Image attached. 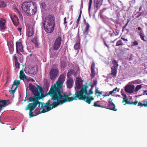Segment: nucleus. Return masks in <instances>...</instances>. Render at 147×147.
Here are the masks:
<instances>
[{"label": "nucleus", "instance_id": "f03ea898", "mask_svg": "<svg viewBox=\"0 0 147 147\" xmlns=\"http://www.w3.org/2000/svg\"><path fill=\"white\" fill-rule=\"evenodd\" d=\"M88 86L85 85L83 86L80 91L76 90L73 97H69L71 95V94L68 95L66 94V96L67 97V102L71 101L73 100H83L88 103L90 104L91 102L94 100V98L92 97H88V96L92 94L93 92L92 91V89L91 88L89 91L88 92Z\"/></svg>", "mask_w": 147, "mask_h": 147}, {"label": "nucleus", "instance_id": "f8f14e48", "mask_svg": "<svg viewBox=\"0 0 147 147\" xmlns=\"http://www.w3.org/2000/svg\"><path fill=\"white\" fill-rule=\"evenodd\" d=\"M134 85H127L125 87V90L128 93H132L134 91Z\"/></svg>", "mask_w": 147, "mask_h": 147}, {"label": "nucleus", "instance_id": "338daca9", "mask_svg": "<svg viewBox=\"0 0 147 147\" xmlns=\"http://www.w3.org/2000/svg\"><path fill=\"white\" fill-rule=\"evenodd\" d=\"M69 73L68 72V73H67V77H69Z\"/></svg>", "mask_w": 147, "mask_h": 147}, {"label": "nucleus", "instance_id": "412c9836", "mask_svg": "<svg viewBox=\"0 0 147 147\" xmlns=\"http://www.w3.org/2000/svg\"><path fill=\"white\" fill-rule=\"evenodd\" d=\"M6 104L5 100H0V111L4 108Z\"/></svg>", "mask_w": 147, "mask_h": 147}, {"label": "nucleus", "instance_id": "ddd939ff", "mask_svg": "<svg viewBox=\"0 0 147 147\" xmlns=\"http://www.w3.org/2000/svg\"><path fill=\"white\" fill-rule=\"evenodd\" d=\"M10 16L14 25L16 26H17L19 22V19L17 16L15 15H14L13 16L10 15Z\"/></svg>", "mask_w": 147, "mask_h": 147}, {"label": "nucleus", "instance_id": "0eeeda50", "mask_svg": "<svg viewBox=\"0 0 147 147\" xmlns=\"http://www.w3.org/2000/svg\"><path fill=\"white\" fill-rule=\"evenodd\" d=\"M34 3L32 1L25 2L22 4L21 7L22 10L25 12H28L29 8H31L32 6Z\"/></svg>", "mask_w": 147, "mask_h": 147}, {"label": "nucleus", "instance_id": "6ab92c4d", "mask_svg": "<svg viewBox=\"0 0 147 147\" xmlns=\"http://www.w3.org/2000/svg\"><path fill=\"white\" fill-rule=\"evenodd\" d=\"M108 109L116 111L117 109H116L115 107V106L113 103H109L108 106Z\"/></svg>", "mask_w": 147, "mask_h": 147}, {"label": "nucleus", "instance_id": "f257e3e1", "mask_svg": "<svg viewBox=\"0 0 147 147\" xmlns=\"http://www.w3.org/2000/svg\"><path fill=\"white\" fill-rule=\"evenodd\" d=\"M65 76V73L61 74L56 83L51 86L48 92L49 95L51 97V99L54 102H52L50 100L45 103L39 101L38 107L41 110L39 111V114L48 111L53 108L67 102V97L66 96L65 93L63 92L62 88Z\"/></svg>", "mask_w": 147, "mask_h": 147}, {"label": "nucleus", "instance_id": "393cba45", "mask_svg": "<svg viewBox=\"0 0 147 147\" xmlns=\"http://www.w3.org/2000/svg\"><path fill=\"white\" fill-rule=\"evenodd\" d=\"M28 36H31L34 34V30L32 27H30L28 28Z\"/></svg>", "mask_w": 147, "mask_h": 147}, {"label": "nucleus", "instance_id": "603ef678", "mask_svg": "<svg viewBox=\"0 0 147 147\" xmlns=\"http://www.w3.org/2000/svg\"><path fill=\"white\" fill-rule=\"evenodd\" d=\"M113 101V100L111 99V98H110L109 99V103H113L112 102Z\"/></svg>", "mask_w": 147, "mask_h": 147}, {"label": "nucleus", "instance_id": "473e14b6", "mask_svg": "<svg viewBox=\"0 0 147 147\" xmlns=\"http://www.w3.org/2000/svg\"><path fill=\"white\" fill-rule=\"evenodd\" d=\"M142 87V85H137L135 88V89H134V91H135V92H137Z\"/></svg>", "mask_w": 147, "mask_h": 147}, {"label": "nucleus", "instance_id": "c756f323", "mask_svg": "<svg viewBox=\"0 0 147 147\" xmlns=\"http://www.w3.org/2000/svg\"><path fill=\"white\" fill-rule=\"evenodd\" d=\"M112 63L114 65L112 67H114L115 68L117 69L118 67L119 66V65L118 63V62L115 60H114L112 61Z\"/></svg>", "mask_w": 147, "mask_h": 147}, {"label": "nucleus", "instance_id": "4be33fe9", "mask_svg": "<svg viewBox=\"0 0 147 147\" xmlns=\"http://www.w3.org/2000/svg\"><path fill=\"white\" fill-rule=\"evenodd\" d=\"M32 41L34 44L35 47L36 48H38L39 47V44L38 42V40L36 37H34Z\"/></svg>", "mask_w": 147, "mask_h": 147}, {"label": "nucleus", "instance_id": "dca6fc26", "mask_svg": "<svg viewBox=\"0 0 147 147\" xmlns=\"http://www.w3.org/2000/svg\"><path fill=\"white\" fill-rule=\"evenodd\" d=\"M95 68V64L93 62L91 66V73L90 76L92 78H94L96 74V73L94 71V69Z\"/></svg>", "mask_w": 147, "mask_h": 147}, {"label": "nucleus", "instance_id": "c9c22d12", "mask_svg": "<svg viewBox=\"0 0 147 147\" xmlns=\"http://www.w3.org/2000/svg\"><path fill=\"white\" fill-rule=\"evenodd\" d=\"M6 6V4L3 1H0V7H3Z\"/></svg>", "mask_w": 147, "mask_h": 147}, {"label": "nucleus", "instance_id": "0e129e2a", "mask_svg": "<svg viewBox=\"0 0 147 147\" xmlns=\"http://www.w3.org/2000/svg\"><path fill=\"white\" fill-rule=\"evenodd\" d=\"M21 29H22L21 28H18V30L20 31H21Z\"/></svg>", "mask_w": 147, "mask_h": 147}, {"label": "nucleus", "instance_id": "423d86ee", "mask_svg": "<svg viewBox=\"0 0 147 147\" xmlns=\"http://www.w3.org/2000/svg\"><path fill=\"white\" fill-rule=\"evenodd\" d=\"M58 72L56 66L52 67L49 72V76L51 80H53L56 78Z\"/></svg>", "mask_w": 147, "mask_h": 147}, {"label": "nucleus", "instance_id": "e2e57ef3", "mask_svg": "<svg viewBox=\"0 0 147 147\" xmlns=\"http://www.w3.org/2000/svg\"><path fill=\"white\" fill-rule=\"evenodd\" d=\"M83 3H81V8H82V7H83Z\"/></svg>", "mask_w": 147, "mask_h": 147}, {"label": "nucleus", "instance_id": "58836bf2", "mask_svg": "<svg viewBox=\"0 0 147 147\" xmlns=\"http://www.w3.org/2000/svg\"><path fill=\"white\" fill-rule=\"evenodd\" d=\"M92 3V0H89V2L88 7V11L90 12V9L91 7V5Z\"/></svg>", "mask_w": 147, "mask_h": 147}, {"label": "nucleus", "instance_id": "c85d7f7f", "mask_svg": "<svg viewBox=\"0 0 147 147\" xmlns=\"http://www.w3.org/2000/svg\"><path fill=\"white\" fill-rule=\"evenodd\" d=\"M143 103H142L140 102H139L138 103V106H140V107H147V101H143Z\"/></svg>", "mask_w": 147, "mask_h": 147}, {"label": "nucleus", "instance_id": "a19ab883", "mask_svg": "<svg viewBox=\"0 0 147 147\" xmlns=\"http://www.w3.org/2000/svg\"><path fill=\"white\" fill-rule=\"evenodd\" d=\"M20 64L18 62H15V66L16 68H19Z\"/></svg>", "mask_w": 147, "mask_h": 147}, {"label": "nucleus", "instance_id": "2eb2a0df", "mask_svg": "<svg viewBox=\"0 0 147 147\" xmlns=\"http://www.w3.org/2000/svg\"><path fill=\"white\" fill-rule=\"evenodd\" d=\"M66 83L67 87L69 88H71L74 84L73 79L71 78H69L67 80Z\"/></svg>", "mask_w": 147, "mask_h": 147}, {"label": "nucleus", "instance_id": "cd10ccee", "mask_svg": "<svg viewBox=\"0 0 147 147\" xmlns=\"http://www.w3.org/2000/svg\"><path fill=\"white\" fill-rule=\"evenodd\" d=\"M140 37L142 40L144 41H146V40L144 39L145 35L143 32L142 31H141L140 34H139Z\"/></svg>", "mask_w": 147, "mask_h": 147}, {"label": "nucleus", "instance_id": "ea45409f", "mask_svg": "<svg viewBox=\"0 0 147 147\" xmlns=\"http://www.w3.org/2000/svg\"><path fill=\"white\" fill-rule=\"evenodd\" d=\"M81 13H82V11H80V15L79 16V17L78 18V19L76 21V22L77 23V24H78L79 23V21H80V17H81Z\"/></svg>", "mask_w": 147, "mask_h": 147}, {"label": "nucleus", "instance_id": "f3484780", "mask_svg": "<svg viewBox=\"0 0 147 147\" xmlns=\"http://www.w3.org/2000/svg\"><path fill=\"white\" fill-rule=\"evenodd\" d=\"M103 0H96L95 1V6L97 9H98L102 5Z\"/></svg>", "mask_w": 147, "mask_h": 147}, {"label": "nucleus", "instance_id": "5701e85b", "mask_svg": "<svg viewBox=\"0 0 147 147\" xmlns=\"http://www.w3.org/2000/svg\"><path fill=\"white\" fill-rule=\"evenodd\" d=\"M20 78L21 79L24 80L26 79V76L24 72V71L22 70H21L20 73Z\"/></svg>", "mask_w": 147, "mask_h": 147}, {"label": "nucleus", "instance_id": "4468645a", "mask_svg": "<svg viewBox=\"0 0 147 147\" xmlns=\"http://www.w3.org/2000/svg\"><path fill=\"white\" fill-rule=\"evenodd\" d=\"M5 20L2 18H0V30L3 31L6 28Z\"/></svg>", "mask_w": 147, "mask_h": 147}, {"label": "nucleus", "instance_id": "69168bd1", "mask_svg": "<svg viewBox=\"0 0 147 147\" xmlns=\"http://www.w3.org/2000/svg\"><path fill=\"white\" fill-rule=\"evenodd\" d=\"M127 26H125V25L123 27V29H124Z\"/></svg>", "mask_w": 147, "mask_h": 147}, {"label": "nucleus", "instance_id": "49530a36", "mask_svg": "<svg viewBox=\"0 0 147 147\" xmlns=\"http://www.w3.org/2000/svg\"><path fill=\"white\" fill-rule=\"evenodd\" d=\"M14 59H15V62H18V57L16 56H15L14 57Z\"/></svg>", "mask_w": 147, "mask_h": 147}, {"label": "nucleus", "instance_id": "7c9ffc66", "mask_svg": "<svg viewBox=\"0 0 147 147\" xmlns=\"http://www.w3.org/2000/svg\"><path fill=\"white\" fill-rule=\"evenodd\" d=\"M95 94L98 97L100 96L102 94V92H100L97 89H96L95 90Z\"/></svg>", "mask_w": 147, "mask_h": 147}, {"label": "nucleus", "instance_id": "6e6552de", "mask_svg": "<svg viewBox=\"0 0 147 147\" xmlns=\"http://www.w3.org/2000/svg\"><path fill=\"white\" fill-rule=\"evenodd\" d=\"M62 41L61 37L59 36L56 38L54 43L53 49L55 50H57L59 48Z\"/></svg>", "mask_w": 147, "mask_h": 147}, {"label": "nucleus", "instance_id": "9b49d317", "mask_svg": "<svg viewBox=\"0 0 147 147\" xmlns=\"http://www.w3.org/2000/svg\"><path fill=\"white\" fill-rule=\"evenodd\" d=\"M16 52L20 54V51L21 52H24L23 46L21 42H16Z\"/></svg>", "mask_w": 147, "mask_h": 147}, {"label": "nucleus", "instance_id": "aec40b11", "mask_svg": "<svg viewBox=\"0 0 147 147\" xmlns=\"http://www.w3.org/2000/svg\"><path fill=\"white\" fill-rule=\"evenodd\" d=\"M122 96L123 97V100L122 101V102L123 103L124 102H125V103L124 104V105H125L126 104H130V103L127 101L128 99L127 98L126 95L125 94H122Z\"/></svg>", "mask_w": 147, "mask_h": 147}, {"label": "nucleus", "instance_id": "4c0bfd02", "mask_svg": "<svg viewBox=\"0 0 147 147\" xmlns=\"http://www.w3.org/2000/svg\"><path fill=\"white\" fill-rule=\"evenodd\" d=\"M132 43V46H137L138 45V43L136 40L134 41Z\"/></svg>", "mask_w": 147, "mask_h": 147}, {"label": "nucleus", "instance_id": "de8ad7c7", "mask_svg": "<svg viewBox=\"0 0 147 147\" xmlns=\"http://www.w3.org/2000/svg\"><path fill=\"white\" fill-rule=\"evenodd\" d=\"M41 6H42V7L45 8V5L44 3H42L41 4Z\"/></svg>", "mask_w": 147, "mask_h": 147}, {"label": "nucleus", "instance_id": "39448f33", "mask_svg": "<svg viewBox=\"0 0 147 147\" xmlns=\"http://www.w3.org/2000/svg\"><path fill=\"white\" fill-rule=\"evenodd\" d=\"M39 103V101L38 99H36L32 102L29 103L27 106V108L25 109L26 110H29L30 111L29 114L30 115L32 113L31 111L34 110L35 108L37 106Z\"/></svg>", "mask_w": 147, "mask_h": 147}, {"label": "nucleus", "instance_id": "774afa93", "mask_svg": "<svg viewBox=\"0 0 147 147\" xmlns=\"http://www.w3.org/2000/svg\"><path fill=\"white\" fill-rule=\"evenodd\" d=\"M123 90H121V94L122 95V94H123Z\"/></svg>", "mask_w": 147, "mask_h": 147}, {"label": "nucleus", "instance_id": "bf43d9fd", "mask_svg": "<svg viewBox=\"0 0 147 147\" xmlns=\"http://www.w3.org/2000/svg\"><path fill=\"white\" fill-rule=\"evenodd\" d=\"M142 9V7L141 6L139 8V11H140Z\"/></svg>", "mask_w": 147, "mask_h": 147}, {"label": "nucleus", "instance_id": "7ed1b4c3", "mask_svg": "<svg viewBox=\"0 0 147 147\" xmlns=\"http://www.w3.org/2000/svg\"><path fill=\"white\" fill-rule=\"evenodd\" d=\"M44 29L45 31L51 33L54 30L55 23L53 18L51 15H49L43 19L42 22Z\"/></svg>", "mask_w": 147, "mask_h": 147}, {"label": "nucleus", "instance_id": "864d4df0", "mask_svg": "<svg viewBox=\"0 0 147 147\" xmlns=\"http://www.w3.org/2000/svg\"><path fill=\"white\" fill-rule=\"evenodd\" d=\"M66 17H65L64 19V24H65L67 23L66 21Z\"/></svg>", "mask_w": 147, "mask_h": 147}, {"label": "nucleus", "instance_id": "5fc2aeb1", "mask_svg": "<svg viewBox=\"0 0 147 147\" xmlns=\"http://www.w3.org/2000/svg\"><path fill=\"white\" fill-rule=\"evenodd\" d=\"M147 92V91L146 90H144V94H143V95H144V94H146V95H147V93H146Z\"/></svg>", "mask_w": 147, "mask_h": 147}, {"label": "nucleus", "instance_id": "72a5a7b5", "mask_svg": "<svg viewBox=\"0 0 147 147\" xmlns=\"http://www.w3.org/2000/svg\"><path fill=\"white\" fill-rule=\"evenodd\" d=\"M20 81L18 80H15L13 82V84L16 86L15 89H17L18 85L20 84Z\"/></svg>", "mask_w": 147, "mask_h": 147}, {"label": "nucleus", "instance_id": "a18cd8bd", "mask_svg": "<svg viewBox=\"0 0 147 147\" xmlns=\"http://www.w3.org/2000/svg\"><path fill=\"white\" fill-rule=\"evenodd\" d=\"M137 13H139V14L138 15H137L136 16V18H138V17H139L141 16V14L142 13V12H137Z\"/></svg>", "mask_w": 147, "mask_h": 147}, {"label": "nucleus", "instance_id": "a878e982", "mask_svg": "<svg viewBox=\"0 0 147 147\" xmlns=\"http://www.w3.org/2000/svg\"><path fill=\"white\" fill-rule=\"evenodd\" d=\"M86 26L85 28V30L84 32V34L86 35L88 34L90 26L88 23H86Z\"/></svg>", "mask_w": 147, "mask_h": 147}, {"label": "nucleus", "instance_id": "2f4dec72", "mask_svg": "<svg viewBox=\"0 0 147 147\" xmlns=\"http://www.w3.org/2000/svg\"><path fill=\"white\" fill-rule=\"evenodd\" d=\"M74 47L75 49L77 50L80 48V42L76 43L74 46Z\"/></svg>", "mask_w": 147, "mask_h": 147}, {"label": "nucleus", "instance_id": "680f3d73", "mask_svg": "<svg viewBox=\"0 0 147 147\" xmlns=\"http://www.w3.org/2000/svg\"><path fill=\"white\" fill-rule=\"evenodd\" d=\"M129 22V20H128V21H127V23L125 25L127 26V24H128V22Z\"/></svg>", "mask_w": 147, "mask_h": 147}, {"label": "nucleus", "instance_id": "e433bc0d", "mask_svg": "<svg viewBox=\"0 0 147 147\" xmlns=\"http://www.w3.org/2000/svg\"><path fill=\"white\" fill-rule=\"evenodd\" d=\"M100 102L99 101H97L96 102H94V104L92 106H95L96 107H101V106L98 104L99 102Z\"/></svg>", "mask_w": 147, "mask_h": 147}, {"label": "nucleus", "instance_id": "bb28decb", "mask_svg": "<svg viewBox=\"0 0 147 147\" xmlns=\"http://www.w3.org/2000/svg\"><path fill=\"white\" fill-rule=\"evenodd\" d=\"M119 89L117 87L115 88L113 90L110 91L109 92V94L108 96L112 94L113 93H115L117 92H119Z\"/></svg>", "mask_w": 147, "mask_h": 147}, {"label": "nucleus", "instance_id": "37998d69", "mask_svg": "<svg viewBox=\"0 0 147 147\" xmlns=\"http://www.w3.org/2000/svg\"><path fill=\"white\" fill-rule=\"evenodd\" d=\"M18 13L19 15V16L20 19L22 18V14L18 10Z\"/></svg>", "mask_w": 147, "mask_h": 147}, {"label": "nucleus", "instance_id": "6e6d98bb", "mask_svg": "<svg viewBox=\"0 0 147 147\" xmlns=\"http://www.w3.org/2000/svg\"><path fill=\"white\" fill-rule=\"evenodd\" d=\"M121 39H122V40H123L124 41H127V39H125V38H121Z\"/></svg>", "mask_w": 147, "mask_h": 147}, {"label": "nucleus", "instance_id": "b1692460", "mask_svg": "<svg viewBox=\"0 0 147 147\" xmlns=\"http://www.w3.org/2000/svg\"><path fill=\"white\" fill-rule=\"evenodd\" d=\"M16 86L15 85V84L13 83V84L12 85L11 88V90H9L10 92L12 93L13 95H14L16 90L17 89H15Z\"/></svg>", "mask_w": 147, "mask_h": 147}, {"label": "nucleus", "instance_id": "20e7f679", "mask_svg": "<svg viewBox=\"0 0 147 147\" xmlns=\"http://www.w3.org/2000/svg\"><path fill=\"white\" fill-rule=\"evenodd\" d=\"M29 88L31 90L34 95L33 98L30 97L29 100L30 102L34 101L36 99H40L42 94L44 93V91L41 86L37 85L36 87L32 85L31 84H30L29 85Z\"/></svg>", "mask_w": 147, "mask_h": 147}, {"label": "nucleus", "instance_id": "1a4fd4ad", "mask_svg": "<svg viewBox=\"0 0 147 147\" xmlns=\"http://www.w3.org/2000/svg\"><path fill=\"white\" fill-rule=\"evenodd\" d=\"M36 11V5L34 3L32 6L31 8H29L28 12L26 11V12L29 15H32L35 14Z\"/></svg>", "mask_w": 147, "mask_h": 147}, {"label": "nucleus", "instance_id": "9d476101", "mask_svg": "<svg viewBox=\"0 0 147 147\" xmlns=\"http://www.w3.org/2000/svg\"><path fill=\"white\" fill-rule=\"evenodd\" d=\"M82 81L80 78H76L75 83L76 87H75V89L76 90L81 88L82 85Z\"/></svg>", "mask_w": 147, "mask_h": 147}, {"label": "nucleus", "instance_id": "79ce46f5", "mask_svg": "<svg viewBox=\"0 0 147 147\" xmlns=\"http://www.w3.org/2000/svg\"><path fill=\"white\" fill-rule=\"evenodd\" d=\"M131 83L134 84H138L139 83L138 82L137 80L133 81L131 82Z\"/></svg>", "mask_w": 147, "mask_h": 147}, {"label": "nucleus", "instance_id": "8fccbe9b", "mask_svg": "<svg viewBox=\"0 0 147 147\" xmlns=\"http://www.w3.org/2000/svg\"><path fill=\"white\" fill-rule=\"evenodd\" d=\"M138 103V101H136L135 102H133L132 103V104H134V105H136Z\"/></svg>", "mask_w": 147, "mask_h": 147}, {"label": "nucleus", "instance_id": "3c124183", "mask_svg": "<svg viewBox=\"0 0 147 147\" xmlns=\"http://www.w3.org/2000/svg\"><path fill=\"white\" fill-rule=\"evenodd\" d=\"M31 113H32L30 115V114H29V115L30 118L31 117H32L35 116V115H33V113L32 112V111H31Z\"/></svg>", "mask_w": 147, "mask_h": 147}, {"label": "nucleus", "instance_id": "09e8293b", "mask_svg": "<svg viewBox=\"0 0 147 147\" xmlns=\"http://www.w3.org/2000/svg\"><path fill=\"white\" fill-rule=\"evenodd\" d=\"M104 42L105 46H106L109 49V46L107 44L106 42L105 41H104Z\"/></svg>", "mask_w": 147, "mask_h": 147}, {"label": "nucleus", "instance_id": "a211bd4d", "mask_svg": "<svg viewBox=\"0 0 147 147\" xmlns=\"http://www.w3.org/2000/svg\"><path fill=\"white\" fill-rule=\"evenodd\" d=\"M117 69L115 68L114 67H111V75L113 76V77L115 78L116 77L117 74Z\"/></svg>", "mask_w": 147, "mask_h": 147}, {"label": "nucleus", "instance_id": "052dcab7", "mask_svg": "<svg viewBox=\"0 0 147 147\" xmlns=\"http://www.w3.org/2000/svg\"><path fill=\"white\" fill-rule=\"evenodd\" d=\"M138 29L139 30H141L142 29H141V28L140 27H139L138 28Z\"/></svg>", "mask_w": 147, "mask_h": 147}, {"label": "nucleus", "instance_id": "4d7b16f0", "mask_svg": "<svg viewBox=\"0 0 147 147\" xmlns=\"http://www.w3.org/2000/svg\"><path fill=\"white\" fill-rule=\"evenodd\" d=\"M94 86H95L94 85H93V84L91 86V89H93Z\"/></svg>", "mask_w": 147, "mask_h": 147}, {"label": "nucleus", "instance_id": "f704fd0d", "mask_svg": "<svg viewBox=\"0 0 147 147\" xmlns=\"http://www.w3.org/2000/svg\"><path fill=\"white\" fill-rule=\"evenodd\" d=\"M123 45V42L121 40H119L116 43V46H119L120 45Z\"/></svg>", "mask_w": 147, "mask_h": 147}, {"label": "nucleus", "instance_id": "c03bdc74", "mask_svg": "<svg viewBox=\"0 0 147 147\" xmlns=\"http://www.w3.org/2000/svg\"><path fill=\"white\" fill-rule=\"evenodd\" d=\"M93 84L94 85L96 86L97 84V81L96 80H94L93 81Z\"/></svg>", "mask_w": 147, "mask_h": 147}, {"label": "nucleus", "instance_id": "13d9d810", "mask_svg": "<svg viewBox=\"0 0 147 147\" xmlns=\"http://www.w3.org/2000/svg\"><path fill=\"white\" fill-rule=\"evenodd\" d=\"M117 38H116L115 40L114 41H111L110 42L111 43H113L115 41L117 40Z\"/></svg>", "mask_w": 147, "mask_h": 147}]
</instances>
